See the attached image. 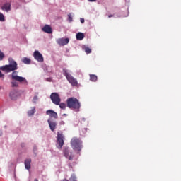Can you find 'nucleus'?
<instances>
[{"mask_svg": "<svg viewBox=\"0 0 181 181\" xmlns=\"http://www.w3.org/2000/svg\"><path fill=\"white\" fill-rule=\"evenodd\" d=\"M30 163H32V159L30 158H27L25 162H24V165H25V169H27V170H29L31 168Z\"/></svg>", "mask_w": 181, "mask_h": 181, "instance_id": "f8f14e48", "label": "nucleus"}, {"mask_svg": "<svg viewBox=\"0 0 181 181\" xmlns=\"http://www.w3.org/2000/svg\"><path fill=\"white\" fill-rule=\"evenodd\" d=\"M76 37L77 40H83L84 39V33H78L76 35Z\"/></svg>", "mask_w": 181, "mask_h": 181, "instance_id": "dca6fc26", "label": "nucleus"}, {"mask_svg": "<svg viewBox=\"0 0 181 181\" xmlns=\"http://www.w3.org/2000/svg\"><path fill=\"white\" fill-rule=\"evenodd\" d=\"M84 50H85L86 54H90V53H91V49H90L88 47H86L84 48Z\"/></svg>", "mask_w": 181, "mask_h": 181, "instance_id": "412c9836", "label": "nucleus"}, {"mask_svg": "<svg viewBox=\"0 0 181 181\" xmlns=\"http://www.w3.org/2000/svg\"><path fill=\"white\" fill-rule=\"evenodd\" d=\"M112 16H113L112 15H109L108 18H112Z\"/></svg>", "mask_w": 181, "mask_h": 181, "instance_id": "c85d7f7f", "label": "nucleus"}, {"mask_svg": "<svg viewBox=\"0 0 181 181\" xmlns=\"http://www.w3.org/2000/svg\"><path fill=\"white\" fill-rule=\"evenodd\" d=\"M90 81H93V82L97 81L98 80L97 75L90 74Z\"/></svg>", "mask_w": 181, "mask_h": 181, "instance_id": "a211bd4d", "label": "nucleus"}, {"mask_svg": "<svg viewBox=\"0 0 181 181\" xmlns=\"http://www.w3.org/2000/svg\"><path fill=\"white\" fill-rule=\"evenodd\" d=\"M68 21L69 22H73V16L71 14H68Z\"/></svg>", "mask_w": 181, "mask_h": 181, "instance_id": "b1692460", "label": "nucleus"}, {"mask_svg": "<svg viewBox=\"0 0 181 181\" xmlns=\"http://www.w3.org/2000/svg\"><path fill=\"white\" fill-rule=\"evenodd\" d=\"M33 57L37 62H39V63H43L44 62L43 55H42L38 50L34 52Z\"/></svg>", "mask_w": 181, "mask_h": 181, "instance_id": "6e6552de", "label": "nucleus"}, {"mask_svg": "<svg viewBox=\"0 0 181 181\" xmlns=\"http://www.w3.org/2000/svg\"><path fill=\"white\" fill-rule=\"evenodd\" d=\"M83 141L80 140V139L77 137H74L71 140V145L74 151H78L80 152L83 148Z\"/></svg>", "mask_w": 181, "mask_h": 181, "instance_id": "20e7f679", "label": "nucleus"}, {"mask_svg": "<svg viewBox=\"0 0 181 181\" xmlns=\"http://www.w3.org/2000/svg\"><path fill=\"white\" fill-rule=\"evenodd\" d=\"M0 21L5 22V16H4L2 13H0Z\"/></svg>", "mask_w": 181, "mask_h": 181, "instance_id": "4be33fe9", "label": "nucleus"}, {"mask_svg": "<svg viewBox=\"0 0 181 181\" xmlns=\"http://www.w3.org/2000/svg\"><path fill=\"white\" fill-rule=\"evenodd\" d=\"M63 152H64V156H65V158H66V159H69V160H73V159L74 158V155L71 151H70V150L69 149V147H66L64 149Z\"/></svg>", "mask_w": 181, "mask_h": 181, "instance_id": "0eeeda50", "label": "nucleus"}, {"mask_svg": "<svg viewBox=\"0 0 181 181\" xmlns=\"http://www.w3.org/2000/svg\"><path fill=\"white\" fill-rule=\"evenodd\" d=\"M22 63H24V64H30L32 60H30V58L28 57H23L21 59Z\"/></svg>", "mask_w": 181, "mask_h": 181, "instance_id": "f3484780", "label": "nucleus"}, {"mask_svg": "<svg viewBox=\"0 0 181 181\" xmlns=\"http://www.w3.org/2000/svg\"><path fill=\"white\" fill-rule=\"evenodd\" d=\"M59 124H60V125H64V121H61V122H59Z\"/></svg>", "mask_w": 181, "mask_h": 181, "instance_id": "bb28decb", "label": "nucleus"}, {"mask_svg": "<svg viewBox=\"0 0 181 181\" xmlns=\"http://www.w3.org/2000/svg\"><path fill=\"white\" fill-rule=\"evenodd\" d=\"M81 23H84V18H80Z\"/></svg>", "mask_w": 181, "mask_h": 181, "instance_id": "a878e982", "label": "nucleus"}, {"mask_svg": "<svg viewBox=\"0 0 181 181\" xmlns=\"http://www.w3.org/2000/svg\"><path fill=\"white\" fill-rule=\"evenodd\" d=\"M47 115H49L51 118H57V114L53 110H47L46 112Z\"/></svg>", "mask_w": 181, "mask_h": 181, "instance_id": "2eb2a0df", "label": "nucleus"}, {"mask_svg": "<svg viewBox=\"0 0 181 181\" xmlns=\"http://www.w3.org/2000/svg\"><path fill=\"white\" fill-rule=\"evenodd\" d=\"M63 74L65 76L66 80L69 81V83L73 86V87H77L78 86V82L77 81V79L74 78L70 73H69V71L67 69H63Z\"/></svg>", "mask_w": 181, "mask_h": 181, "instance_id": "7ed1b4c3", "label": "nucleus"}, {"mask_svg": "<svg viewBox=\"0 0 181 181\" xmlns=\"http://www.w3.org/2000/svg\"><path fill=\"white\" fill-rule=\"evenodd\" d=\"M63 115H64V116H66V115H66V114H64Z\"/></svg>", "mask_w": 181, "mask_h": 181, "instance_id": "7c9ffc66", "label": "nucleus"}, {"mask_svg": "<svg viewBox=\"0 0 181 181\" xmlns=\"http://www.w3.org/2000/svg\"><path fill=\"white\" fill-rule=\"evenodd\" d=\"M58 105H59V108H61V110H66V107H67L64 103H59Z\"/></svg>", "mask_w": 181, "mask_h": 181, "instance_id": "6ab92c4d", "label": "nucleus"}, {"mask_svg": "<svg viewBox=\"0 0 181 181\" xmlns=\"http://www.w3.org/2000/svg\"><path fill=\"white\" fill-rule=\"evenodd\" d=\"M36 112V109L35 107H32V110H29L28 114L30 117V115H33Z\"/></svg>", "mask_w": 181, "mask_h": 181, "instance_id": "aec40b11", "label": "nucleus"}, {"mask_svg": "<svg viewBox=\"0 0 181 181\" xmlns=\"http://www.w3.org/2000/svg\"><path fill=\"white\" fill-rule=\"evenodd\" d=\"M42 32H45V33H52V27L49 25H45L42 28Z\"/></svg>", "mask_w": 181, "mask_h": 181, "instance_id": "9b49d317", "label": "nucleus"}, {"mask_svg": "<svg viewBox=\"0 0 181 181\" xmlns=\"http://www.w3.org/2000/svg\"><path fill=\"white\" fill-rule=\"evenodd\" d=\"M8 63V65L0 67V70L6 71V73H11V71H13L11 74V87H19V83H18L23 84V86H28L29 83L28 82V80H26V78L19 76L18 75V71H15L18 70V63L16 62L15 59L12 57H9ZM2 77H4V74L0 71V78H2Z\"/></svg>", "mask_w": 181, "mask_h": 181, "instance_id": "f257e3e1", "label": "nucleus"}, {"mask_svg": "<svg viewBox=\"0 0 181 181\" xmlns=\"http://www.w3.org/2000/svg\"><path fill=\"white\" fill-rule=\"evenodd\" d=\"M37 100V96H34L33 100V103H36Z\"/></svg>", "mask_w": 181, "mask_h": 181, "instance_id": "393cba45", "label": "nucleus"}, {"mask_svg": "<svg viewBox=\"0 0 181 181\" xmlns=\"http://www.w3.org/2000/svg\"><path fill=\"white\" fill-rule=\"evenodd\" d=\"M69 42H70V40H69V38H59L57 40V43L59 46H66V45L69 44Z\"/></svg>", "mask_w": 181, "mask_h": 181, "instance_id": "1a4fd4ad", "label": "nucleus"}, {"mask_svg": "<svg viewBox=\"0 0 181 181\" xmlns=\"http://www.w3.org/2000/svg\"><path fill=\"white\" fill-rule=\"evenodd\" d=\"M47 122L51 131L54 132L57 127V123L56 122H53L52 119H48Z\"/></svg>", "mask_w": 181, "mask_h": 181, "instance_id": "9d476101", "label": "nucleus"}, {"mask_svg": "<svg viewBox=\"0 0 181 181\" xmlns=\"http://www.w3.org/2000/svg\"><path fill=\"white\" fill-rule=\"evenodd\" d=\"M66 105L68 108H70L71 110H76V111H80V107H81L80 101H78L76 98H68L66 100Z\"/></svg>", "mask_w": 181, "mask_h": 181, "instance_id": "f03ea898", "label": "nucleus"}, {"mask_svg": "<svg viewBox=\"0 0 181 181\" xmlns=\"http://www.w3.org/2000/svg\"><path fill=\"white\" fill-rule=\"evenodd\" d=\"M18 91L16 90H12L10 92V98H11V100H16L18 98Z\"/></svg>", "mask_w": 181, "mask_h": 181, "instance_id": "4468645a", "label": "nucleus"}, {"mask_svg": "<svg viewBox=\"0 0 181 181\" xmlns=\"http://www.w3.org/2000/svg\"><path fill=\"white\" fill-rule=\"evenodd\" d=\"M34 181H39V180H37V179H35Z\"/></svg>", "mask_w": 181, "mask_h": 181, "instance_id": "c756f323", "label": "nucleus"}, {"mask_svg": "<svg viewBox=\"0 0 181 181\" xmlns=\"http://www.w3.org/2000/svg\"><path fill=\"white\" fill-rule=\"evenodd\" d=\"M5 57V54L2 52V51L0 50V62L4 60V58Z\"/></svg>", "mask_w": 181, "mask_h": 181, "instance_id": "5701e85b", "label": "nucleus"}, {"mask_svg": "<svg viewBox=\"0 0 181 181\" xmlns=\"http://www.w3.org/2000/svg\"><path fill=\"white\" fill-rule=\"evenodd\" d=\"M50 98L53 104H55V105H59V104H60V101H62V99H60V96L57 93H52L50 95Z\"/></svg>", "mask_w": 181, "mask_h": 181, "instance_id": "39448f33", "label": "nucleus"}, {"mask_svg": "<svg viewBox=\"0 0 181 181\" xmlns=\"http://www.w3.org/2000/svg\"><path fill=\"white\" fill-rule=\"evenodd\" d=\"M88 2H95L97 0H88Z\"/></svg>", "mask_w": 181, "mask_h": 181, "instance_id": "cd10ccee", "label": "nucleus"}, {"mask_svg": "<svg viewBox=\"0 0 181 181\" xmlns=\"http://www.w3.org/2000/svg\"><path fill=\"white\" fill-rule=\"evenodd\" d=\"M2 11H5L6 12H9L11 11V3H6L1 6Z\"/></svg>", "mask_w": 181, "mask_h": 181, "instance_id": "ddd939ff", "label": "nucleus"}, {"mask_svg": "<svg viewBox=\"0 0 181 181\" xmlns=\"http://www.w3.org/2000/svg\"><path fill=\"white\" fill-rule=\"evenodd\" d=\"M57 143L59 144L58 148L62 149L63 145H64V136H63V133H57Z\"/></svg>", "mask_w": 181, "mask_h": 181, "instance_id": "423d86ee", "label": "nucleus"}]
</instances>
